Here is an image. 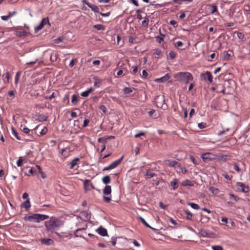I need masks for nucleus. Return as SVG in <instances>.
I'll return each mask as SVG.
<instances>
[{"label":"nucleus","instance_id":"f257e3e1","mask_svg":"<svg viewBox=\"0 0 250 250\" xmlns=\"http://www.w3.org/2000/svg\"><path fill=\"white\" fill-rule=\"evenodd\" d=\"M62 225V222L55 217H51L49 220L44 222L46 230L51 232H54Z\"/></svg>","mask_w":250,"mask_h":250},{"label":"nucleus","instance_id":"f03ea898","mask_svg":"<svg viewBox=\"0 0 250 250\" xmlns=\"http://www.w3.org/2000/svg\"><path fill=\"white\" fill-rule=\"evenodd\" d=\"M174 78L176 81L188 84L193 80L192 74L188 72H180L175 74Z\"/></svg>","mask_w":250,"mask_h":250},{"label":"nucleus","instance_id":"7ed1b4c3","mask_svg":"<svg viewBox=\"0 0 250 250\" xmlns=\"http://www.w3.org/2000/svg\"><path fill=\"white\" fill-rule=\"evenodd\" d=\"M48 218H49L48 215L37 213L33 214L30 215L26 214L24 217L23 219L25 221L39 223L40 222L45 220Z\"/></svg>","mask_w":250,"mask_h":250},{"label":"nucleus","instance_id":"20e7f679","mask_svg":"<svg viewBox=\"0 0 250 250\" xmlns=\"http://www.w3.org/2000/svg\"><path fill=\"white\" fill-rule=\"evenodd\" d=\"M165 98L164 95L157 96L155 99V102L158 107H160L163 109H166L167 108V104L165 103Z\"/></svg>","mask_w":250,"mask_h":250},{"label":"nucleus","instance_id":"39448f33","mask_svg":"<svg viewBox=\"0 0 250 250\" xmlns=\"http://www.w3.org/2000/svg\"><path fill=\"white\" fill-rule=\"evenodd\" d=\"M48 24L50 25L49 19L48 18H43L39 24L38 26L35 28V32L36 33L38 32L39 31L41 30L43 28V26L45 25Z\"/></svg>","mask_w":250,"mask_h":250},{"label":"nucleus","instance_id":"423d86ee","mask_svg":"<svg viewBox=\"0 0 250 250\" xmlns=\"http://www.w3.org/2000/svg\"><path fill=\"white\" fill-rule=\"evenodd\" d=\"M201 79L203 81H208L210 83H212L213 81L211 73L209 71H207L205 73H202L200 75Z\"/></svg>","mask_w":250,"mask_h":250},{"label":"nucleus","instance_id":"0eeeda50","mask_svg":"<svg viewBox=\"0 0 250 250\" xmlns=\"http://www.w3.org/2000/svg\"><path fill=\"white\" fill-rule=\"evenodd\" d=\"M164 164L166 166L170 167H181V165L179 163H178L177 161L171 160H166L164 162Z\"/></svg>","mask_w":250,"mask_h":250},{"label":"nucleus","instance_id":"6e6552de","mask_svg":"<svg viewBox=\"0 0 250 250\" xmlns=\"http://www.w3.org/2000/svg\"><path fill=\"white\" fill-rule=\"evenodd\" d=\"M236 186L237 187L238 189L242 192L246 193L248 192L249 190V187L248 186H246L242 183L237 182L236 183Z\"/></svg>","mask_w":250,"mask_h":250},{"label":"nucleus","instance_id":"1a4fd4ad","mask_svg":"<svg viewBox=\"0 0 250 250\" xmlns=\"http://www.w3.org/2000/svg\"><path fill=\"white\" fill-rule=\"evenodd\" d=\"M83 2L86 5H87L89 8L91 9V10L95 12V13H100L99 12V8L98 7L94 4H92L90 3L87 0H83Z\"/></svg>","mask_w":250,"mask_h":250},{"label":"nucleus","instance_id":"9d476101","mask_svg":"<svg viewBox=\"0 0 250 250\" xmlns=\"http://www.w3.org/2000/svg\"><path fill=\"white\" fill-rule=\"evenodd\" d=\"M212 155V154L210 153H205L202 154L201 158L205 162H208L212 159L211 157Z\"/></svg>","mask_w":250,"mask_h":250},{"label":"nucleus","instance_id":"9b49d317","mask_svg":"<svg viewBox=\"0 0 250 250\" xmlns=\"http://www.w3.org/2000/svg\"><path fill=\"white\" fill-rule=\"evenodd\" d=\"M40 241L42 244L46 246H49L54 243V241L50 238H42L40 240Z\"/></svg>","mask_w":250,"mask_h":250},{"label":"nucleus","instance_id":"f8f14e48","mask_svg":"<svg viewBox=\"0 0 250 250\" xmlns=\"http://www.w3.org/2000/svg\"><path fill=\"white\" fill-rule=\"evenodd\" d=\"M178 181L177 179L174 178L169 183V186H170L172 189L175 190L178 188Z\"/></svg>","mask_w":250,"mask_h":250},{"label":"nucleus","instance_id":"ddd939ff","mask_svg":"<svg viewBox=\"0 0 250 250\" xmlns=\"http://www.w3.org/2000/svg\"><path fill=\"white\" fill-rule=\"evenodd\" d=\"M170 78V76L168 74H166L164 76L156 80V82L158 83H164Z\"/></svg>","mask_w":250,"mask_h":250},{"label":"nucleus","instance_id":"4468645a","mask_svg":"<svg viewBox=\"0 0 250 250\" xmlns=\"http://www.w3.org/2000/svg\"><path fill=\"white\" fill-rule=\"evenodd\" d=\"M83 186L86 190H90L89 187H91L92 189L94 188L93 184L90 183V180H85L83 181Z\"/></svg>","mask_w":250,"mask_h":250},{"label":"nucleus","instance_id":"2eb2a0df","mask_svg":"<svg viewBox=\"0 0 250 250\" xmlns=\"http://www.w3.org/2000/svg\"><path fill=\"white\" fill-rule=\"evenodd\" d=\"M123 158H124V156L121 157L118 160H117L115 161L114 162L112 163L111 164H110V165L111 167L113 169V168H115L116 167H117L121 163V162L122 161Z\"/></svg>","mask_w":250,"mask_h":250},{"label":"nucleus","instance_id":"dca6fc26","mask_svg":"<svg viewBox=\"0 0 250 250\" xmlns=\"http://www.w3.org/2000/svg\"><path fill=\"white\" fill-rule=\"evenodd\" d=\"M97 230L98 231V233L102 236H105L107 235L106 229L102 227L99 228Z\"/></svg>","mask_w":250,"mask_h":250},{"label":"nucleus","instance_id":"f3484780","mask_svg":"<svg viewBox=\"0 0 250 250\" xmlns=\"http://www.w3.org/2000/svg\"><path fill=\"white\" fill-rule=\"evenodd\" d=\"M111 193V187L110 186L106 185L103 189V193L104 195H108Z\"/></svg>","mask_w":250,"mask_h":250},{"label":"nucleus","instance_id":"a211bd4d","mask_svg":"<svg viewBox=\"0 0 250 250\" xmlns=\"http://www.w3.org/2000/svg\"><path fill=\"white\" fill-rule=\"evenodd\" d=\"M27 34L28 33L25 31H16L15 32V35L18 37H25Z\"/></svg>","mask_w":250,"mask_h":250},{"label":"nucleus","instance_id":"6ab92c4d","mask_svg":"<svg viewBox=\"0 0 250 250\" xmlns=\"http://www.w3.org/2000/svg\"><path fill=\"white\" fill-rule=\"evenodd\" d=\"M182 185L183 186H193L194 185L193 182L188 179L183 181Z\"/></svg>","mask_w":250,"mask_h":250},{"label":"nucleus","instance_id":"aec40b11","mask_svg":"<svg viewBox=\"0 0 250 250\" xmlns=\"http://www.w3.org/2000/svg\"><path fill=\"white\" fill-rule=\"evenodd\" d=\"M79 161V158L78 157L75 158L74 159H73L71 163H70V169H73L77 165V162Z\"/></svg>","mask_w":250,"mask_h":250},{"label":"nucleus","instance_id":"412c9836","mask_svg":"<svg viewBox=\"0 0 250 250\" xmlns=\"http://www.w3.org/2000/svg\"><path fill=\"white\" fill-rule=\"evenodd\" d=\"M200 233L201 236L203 237H210V233L208 232L205 229H201L200 231Z\"/></svg>","mask_w":250,"mask_h":250},{"label":"nucleus","instance_id":"4be33fe9","mask_svg":"<svg viewBox=\"0 0 250 250\" xmlns=\"http://www.w3.org/2000/svg\"><path fill=\"white\" fill-rule=\"evenodd\" d=\"M141 221L142 222V223L146 226V227L151 229L152 230H157L156 229L151 227L146 221L142 217L140 216L139 217Z\"/></svg>","mask_w":250,"mask_h":250},{"label":"nucleus","instance_id":"5701e85b","mask_svg":"<svg viewBox=\"0 0 250 250\" xmlns=\"http://www.w3.org/2000/svg\"><path fill=\"white\" fill-rule=\"evenodd\" d=\"M102 182L105 185H107L110 183L111 179L109 175L104 176L102 179Z\"/></svg>","mask_w":250,"mask_h":250},{"label":"nucleus","instance_id":"b1692460","mask_svg":"<svg viewBox=\"0 0 250 250\" xmlns=\"http://www.w3.org/2000/svg\"><path fill=\"white\" fill-rule=\"evenodd\" d=\"M144 175L147 176L148 178H152L156 175V174L155 173L151 172L149 170H147L146 172H144Z\"/></svg>","mask_w":250,"mask_h":250},{"label":"nucleus","instance_id":"393cba45","mask_svg":"<svg viewBox=\"0 0 250 250\" xmlns=\"http://www.w3.org/2000/svg\"><path fill=\"white\" fill-rule=\"evenodd\" d=\"M23 207L26 210H28L31 207L29 199L26 200L23 204Z\"/></svg>","mask_w":250,"mask_h":250},{"label":"nucleus","instance_id":"a878e982","mask_svg":"<svg viewBox=\"0 0 250 250\" xmlns=\"http://www.w3.org/2000/svg\"><path fill=\"white\" fill-rule=\"evenodd\" d=\"M12 134L18 140H22L21 137L19 135V133L16 131V130L13 128H12Z\"/></svg>","mask_w":250,"mask_h":250},{"label":"nucleus","instance_id":"bb28decb","mask_svg":"<svg viewBox=\"0 0 250 250\" xmlns=\"http://www.w3.org/2000/svg\"><path fill=\"white\" fill-rule=\"evenodd\" d=\"M208 190L210 192L215 195L217 194L219 192V190L218 188L213 187H209Z\"/></svg>","mask_w":250,"mask_h":250},{"label":"nucleus","instance_id":"cd10ccee","mask_svg":"<svg viewBox=\"0 0 250 250\" xmlns=\"http://www.w3.org/2000/svg\"><path fill=\"white\" fill-rule=\"evenodd\" d=\"M93 27L97 30H104L105 27L102 24H95L93 25Z\"/></svg>","mask_w":250,"mask_h":250},{"label":"nucleus","instance_id":"c85d7f7f","mask_svg":"<svg viewBox=\"0 0 250 250\" xmlns=\"http://www.w3.org/2000/svg\"><path fill=\"white\" fill-rule=\"evenodd\" d=\"M81 214L82 216H85V220H88L90 219V215L88 213V212L86 211H82L81 213Z\"/></svg>","mask_w":250,"mask_h":250},{"label":"nucleus","instance_id":"c756f323","mask_svg":"<svg viewBox=\"0 0 250 250\" xmlns=\"http://www.w3.org/2000/svg\"><path fill=\"white\" fill-rule=\"evenodd\" d=\"M133 89H134V88L126 87L124 88L123 91H124V94H128L131 93L132 92Z\"/></svg>","mask_w":250,"mask_h":250},{"label":"nucleus","instance_id":"7c9ffc66","mask_svg":"<svg viewBox=\"0 0 250 250\" xmlns=\"http://www.w3.org/2000/svg\"><path fill=\"white\" fill-rule=\"evenodd\" d=\"M58 56L59 55L57 53H55V54L52 53L50 55V60L51 61V62H54L56 61Z\"/></svg>","mask_w":250,"mask_h":250},{"label":"nucleus","instance_id":"2f4dec72","mask_svg":"<svg viewBox=\"0 0 250 250\" xmlns=\"http://www.w3.org/2000/svg\"><path fill=\"white\" fill-rule=\"evenodd\" d=\"M187 219L191 220L192 219V214L188 210L185 211Z\"/></svg>","mask_w":250,"mask_h":250},{"label":"nucleus","instance_id":"473e14b6","mask_svg":"<svg viewBox=\"0 0 250 250\" xmlns=\"http://www.w3.org/2000/svg\"><path fill=\"white\" fill-rule=\"evenodd\" d=\"M188 205H189L193 209H199L200 208V206L196 204L193 203H188Z\"/></svg>","mask_w":250,"mask_h":250},{"label":"nucleus","instance_id":"72a5a7b5","mask_svg":"<svg viewBox=\"0 0 250 250\" xmlns=\"http://www.w3.org/2000/svg\"><path fill=\"white\" fill-rule=\"evenodd\" d=\"M47 117L43 115H40L39 116L38 120L40 122H44L46 121Z\"/></svg>","mask_w":250,"mask_h":250},{"label":"nucleus","instance_id":"f704fd0d","mask_svg":"<svg viewBox=\"0 0 250 250\" xmlns=\"http://www.w3.org/2000/svg\"><path fill=\"white\" fill-rule=\"evenodd\" d=\"M229 199H230L231 200H233L237 202L239 199V197H238L237 196L234 195V194H229Z\"/></svg>","mask_w":250,"mask_h":250},{"label":"nucleus","instance_id":"c9c22d12","mask_svg":"<svg viewBox=\"0 0 250 250\" xmlns=\"http://www.w3.org/2000/svg\"><path fill=\"white\" fill-rule=\"evenodd\" d=\"M20 76H21V72L19 71L16 73L15 78V83L16 84H17L18 83Z\"/></svg>","mask_w":250,"mask_h":250},{"label":"nucleus","instance_id":"e433bc0d","mask_svg":"<svg viewBox=\"0 0 250 250\" xmlns=\"http://www.w3.org/2000/svg\"><path fill=\"white\" fill-rule=\"evenodd\" d=\"M149 19L147 17L144 18V21H142V25L144 26H147L148 24Z\"/></svg>","mask_w":250,"mask_h":250},{"label":"nucleus","instance_id":"4c0bfd02","mask_svg":"<svg viewBox=\"0 0 250 250\" xmlns=\"http://www.w3.org/2000/svg\"><path fill=\"white\" fill-rule=\"evenodd\" d=\"M217 11V7L215 5L211 6L210 8V13L213 14Z\"/></svg>","mask_w":250,"mask_h":250},{"label":"nucleus","instance_id":"58836bf2","mask_svg":"<svg viewBox=\"0 0 250 250\" xmlns=\"http://www.w3.org/2000/svg\"><path fill=\"white\" fill-rule=\"evenodd\" d=\"M100 109L105 114L107 111V108L104 105H101L99 106Z\"/></svg>","mask_w":250,"mask_h":250},{"label":"nucleus","instance_id":"ea45409f","mask_svg":"<svg viewBox=\"0 0 250 250\" xmlns=\"http://www.w3.org/2000/svg\"><path fill=\"white\" fill-rule=\"evenodd\" d=\"M77 101H78V96L75 94L73 95L72 97L71 102L74 104H76V102H77Z\"/></svg>","mask_w":250,"mask_h":250},{"label":"nucleus","instance_id":"a19ab883","mask_svg":"<svg viewBox=\"0 0 250 250\" xmlns=\"http://www.w3.org/2000/svg\"><path fill=\"white\" fill-rule=\"evenodd\" d=\"M63 38L62 37H58L54 40V42L56 44H59L62 42Z\"/></svg>","mask_w":250,"mask_h":250},{"label":"nucleus","instance_id":"79ce46f5","mask_svg":"<svg viewBox=\"0 0 250 250\" xmlns=\"http://www.w3.org/2000/svg\"><path fill=\"white\" fill-rule=\"evenodd\" d=\"M94 86L97 87H99L101 85V81L100 80H97L94 84Z\"/></svg>","mask_w":250,"mask_h":250},{"label":"nucleus","instance_id":"37998d69","mask_svg":"<svg viewBox=\"0 0 250 250\" xmlns=\"http://www.w3.org/2000/svg\"><path fill=\"white\" fill-rule=\"evenodd\" d=\"M155 53L158 55V56H159L160 57H162L163 56V54H162V51L159 49H156L155 50Z\"/></svg>","mask_w":250,"mask_h":250},{"label":"nucleus","instance_id":"c03bdc74","mask_svg":"<svg viewBox=\"0 0 250 250\" xmlns=\"http://www.w3.org/2000/svg\"><path fill=\"white\" fill-rule=\"evenodd\" d=\"M23 160L22 158L20 157L19 159V160L17 162V165L18 167H21L22 165V162Z\"/></svg>","mask_w":250,"mask_h":250},{"label":"nucleus","instance_id":"a18cd8bd","mask_svg":"<svg viewBox=\"0 0 250 250\" xmlns=\"http://www.w3.org/2000/svg\"><path fill=\"white\" fill-rule=\"evenodd\" d=\"M213 250H223V248L220 246L215 245L212 247Z\"/></svg>","mask_w":250,"mask_h":250},{"label":"nucleus","instance_id":"49530a36","mask_svg":"<svg viewBox=\"0 0 250 250\" xmlns=\"http://www.w3.org/2000/svg\"><path fill=\"white\" fill-rule=\"evenodd\" d=\"M176 56V53L175 52L171 51L169 53V56L171 59H173L175 58Z\"/></svg>","mask_w":250,"mask_h":250},{"label":"nucleus","instance_id":"de8ad7c7","mask_svg":"<svg viewBox=\"0 0 250 250\" xmlns=\"http://www.w3.org/2000/svg\"><path fill=\"white\" fill-rule=\"evenodd\" d=\"M236 33H237V37L239 39H240V40L243 39V38L244 37V35L242 33L239 32H236Z\"/></svg>","mask_w":250,"mask_h":250},{"label":"nucleus","instance_id":"09e8293b","mask_svg":"<svg viewBox=\"0 0 250 250\" xmlns=\"http://www.w3.org/2000/svg\"><path fill=\"white\" fill-rule=\"evenodd\" d=\"M198 126L200 129L204 128L206 126V123H199L198 125Z\"/></svg>","mask_w":250,"mask_h":250},{"label":"nucleus","instance_id":"8fccbe9b","mask_svg":"<svg viewBox=\"0 0 250 250\" xmlns=\"http://www.w3.org/2000/svg\"><path fill=\"white\" fill-rule=\"evenodd\" d=\"M230 156L228 155H223L221 157V160L224 161H227L229 159Z\"/></svg>","mask_w":250,"mask_h":250},{"label":"nucleus","instance_id":"3c124183","mask_svg":"<svg viewBox=\"0 0 250 250\" xmlns=\"http://www.w3.org/2000/svg\"><path fill=\"white\" fill-rule=\"evenodd\" d=\"M156 41L159 43H161L162 42L164 41V38H163V37L157 36V37H156Z\"/></svg>","mask_w":250,"mask_h":250},{"label":"nucleus","instance_id":"603ef678","mask_svg":"<svg viewBox=\"0 0 250 250\" xmlns=\"http://www.w3.org/2000/svg\"><path fill=\"white\" fill-rule=\"evenodd\" d=\"M47 131V128L44 127L43 129H42V130L40 132V134L41 135H43L45 134L46 133Z\"/></svg>","mask_w":250,"mask_h":250},{"label":"nucleus","instance_id":"864d4df0","mask_svg":"<svg viewBox=\"0 0 250 250\" xmlns=\"http://www.w3.org/2000/svg\"><path fill=\"white\" fill-rule=\"evenodd\" d=\"M22 131L24 133L27 134H29L30 132V130L26 127H23V129H22Z\"/></svg>","mask_w":250,"mask_h":250},{"label":"nucleus","instance_id":"5fc2aeb1","mask_svg":"<svg viewBox=\"0 0 250 250\" xmlns=\"http://www.w3.org/2000/svg\"><path fill=\"white\" fill-rule=\"evenodd\" d=\"M103 199L104 201L106 203H109L111 200V199L110 197L106 196H104Z\"/></svg>","mask_w":250,"mask_h":250},{"label":"nucleus","instance_id":"6e6d98bb","mask_svg":"<svg viewBox=\"0 0 250 250\" xmlns=\"http://www.w3.org/2000/svg\"><path fill=\"white\" fill-rule=\"evenodd\" d=\"M176 47H182L183 45V43L181 41H178L175 44Z\"/></svg>","mask_w":250,"mask_h":250},{"label":"nucleus","instance_id":"4d7b16f0","mask_svg":"<svg viewBox=\"0 0 250 250\" xmlns=\"http://www.w3.org/2000/svg\"><path fill=\"white\" fill-rule=\"evenodd\" d=\"M138 71V66L137 65L133 67L132 71H131V73L133 74H135Z\"/></svg>","mask_w":250,"mask_h":250},{"label":"nucleus","instance_id":"13d9d810","mask_svg":"<svg viewBox=\"0 0 250 250\" xmlns=\"http://www.w3.org/2000/svg\"><path fill=\"white\" fill-rule=\"evenodd\" d=\"M11 18V16L8 15L6 16H2L1 17V19L3 21H7Z\"/></svg>","mask_w":250,"mask_h":250},{"label":"nucleus","instance_id":"bf43d9fd","mask_svg":"<svg viewBox=\"0 0 250 250\" xmlns=\"http://www.w3.org/2000/svg\"><path fill=\"white\" fill-rule=\"evenodd\" d=\"M189 158L194 164H197V160L193 156H190Z\"/></svg>","mask_w":250,"mask_h":250},{"label":"nucleus","instance_id":"052dcab7","mask_svg":"<svg viewBox=\"0 0 250 250\" xmlns=\"http://www.w3.org/2000/svg\"><path fill=\"white\" fill-rule=\"evenodd\" d=\"M219 87H223V85L219 84L216 85L215 87H212L211 88V90L215 91L216 89H218Z\"/></svg>","mask_w":250,"mask_h":250},{"label":"nucleus","instance_id":"680f3d73","mask_svg":"<svg viewBox=\"0 0 250 250\" xmlns=\"http://www.w3.org/2000/svg\"><path fill=\"white\" fill-rule=\"evenodd\" d=\"M89 123V120L85 119L84 120L83 124V127H86V126H87V125H88Z\"/></svg>","mask_w":250,"mask_h":250},{"label":"nucleus","instance_id":"e2e57ef3","mask_svg":"<svg viewBox=\"0 0 250 250\" xmlns=\"http://www.w3.org/2000/svg\"><path fill=\"white\" fill-rule=\"evenodd\" d=\"M37 61H38V59H35V60H34L33 61L27 62L26 64H27V65H33V64H35L36 63Z\"/></svg>","mask_w":250,"mask_h":250},{"label":"nucleus","instance_id":"0e129e2a","mask_svg":"<svg viewBox=\"0 0 250 250\" xmlns=\"http://www.w3.org/2000/svg\"><path fill=\"white\" fill-rule=\"evenodd\" d=\"M89 94L88 93L87 91L86 90L81 93V96L84 97H86L89 95Z\"/></svg>","mask_w":250,"mask_h":250},{"label":"nucleus","instance_id":"69168bd1","mask_svg":"<svg viewBox=\"0 0 250 250\" xmlns=\"http://www.w3.org/2000/svg\"><path fill=\"white\" fill-rule=\"evenodd\" d=\"M229 129H228H228H227L226 130H222V131H220V132H219L218 133V135H219V136H222V135H223V134H225V133L226 131H229Z\"/></svg>","mask_w":250,"mask_h":250},{"label":"nucleus","instance_id":"338daca9","mask_svg":"<svg viewBox=\"0 0 250 250\" xmlns=\"http://www.w3.org/2000/svg\"><path fill=\"white\" fill-rule=\"evenodd\" d=\"M234 25V23L233 22H228L226 23L225 24V27H231L233 26Z\"/></svg>","mask_w":250,"mask_h":250},{"label":"nucleus","instance_id":"774afa93","mask_svg":"<svg viewBox=\"0 0 250 250\" xmlns=\"http://www.w3.org/2000/svg\"><path fill=\"white\" fill-rule=\"evenodd\" d=\"M147 76V73L145 70H143L142 72V77H144L145 78H146Z\"/></svg>","mask_w":250,"mask_h":250}]
</instances>
